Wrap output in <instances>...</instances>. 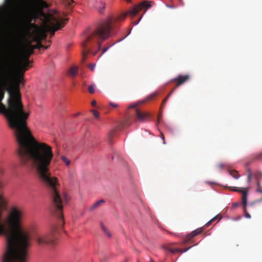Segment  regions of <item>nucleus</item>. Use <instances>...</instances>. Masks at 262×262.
Masks as SVG:
<instances>
[{"mask_svg":"<svg viewBox=\"0 0 262 262\" xmlns=\"http://www.w3.org/2000/svg\"><path fill=\"white\" fill-rule=\"evenodd\" d=\"M150 7V3L146 1L143 2L129 11L118 16L108 17L95 29L85 32L82 42L83 58H85L89 53H92L94 55L97 54L100 49L101 41L106 39L111 35L112 32L116 28L117 21L124 20L128 14L134 16L142 8L148 9Z\"/></svg>","mask_w":262,"mask_h":262,"instance_id":"f257e3e1","label":"nucleus"},{"mask_svg":"<svg viewBox=\"0 0 262 262\" xmlns=\"http://www.w3.org/2000/svg\"><path fill=\"white\" fill-rule=\"evenodd\" d=\"M48 7V5L44 0H27L25 3V13L24 16V32L26 37L37 38V34L41 33L40 27L32 21L39 18L42 23L44 18L40 14V10L43 11V8Z\"/></svg>","mask_w":262,"mask_h":262,"instance_id":"f03ea898","label":"nucleus"},{"mask_svg":"<svg viewBox=\"0 0 262 262\" xmlns=\"http://www.w3.org/2000/svg\"><path fill=\"white\" fill-rule=\"evenodd\" d=\"M40 14L44 18L43 25L40 27L41 33L37 34V39H33V41L41 42L47 36V33L50 32L51 36L54 35L55 32L63 27L68 20V18H63L62 15L57 10H53L52 13H46L40 10Z\"/></svg>","mask_w":262,"mask_h":262,"instance_id":"7ed1b4c3","label":"nucleus"},{"mask_svg":"<svg viewBox=\"0 0 262 262\" xmlns=\"http://www.w3.org/2000/svg\"><path fill=\"white\" fill-rule=\"evenodd\" d=\"M30 243H7L3 262H27V250Z\"/></svg>","mask_w":262,"mask_h":262,"instance_id":"20e7f679","label":"nucleus"},{"mask_svg":"<svg viewBox=\"0 0 262 262\" xmlns=\"http://www.w3.org/2000/svg\"><path fill=\"white\" fill-rule=\"evenodd\" d=\"M41 48L47 49L48 47L43 46L40 41H33L31 38L25 36V43L23 47L24 60H29L30 55L34 53L35 49H40Z\"/></svg>","mask_w":262,"mask_h":262,"instance_id":"39448f33","label":"nucleus"},{"mask_svg":"<svg viewBox=\"0 0 262 262\" xmlns=\"http://www.w3.org/2000/svg\"><path fill=\"white\" fill-rule=\"evenodd\" d=\"M55 230L54 229L48 232L37 233L34 237V240L39 246L54 245L56 239L55 235Z\"/></svg>","mask_w":262,"mask_h":262,"instance_id":"423d86ee","label":"nucleus"},{"mask_svg":"<svg viewBox=\"0 0 262 262\" xmlns=\"http://www.w3.org/2000/svg\"><path fill=\"white\" fill-rule=\"evenodd\" d=\"M248 188H240L239 189H233V190L234 191L239 192L242 193V203L244 208V211L245 212V216L247 219H250L251 215L247 212L246 209V206L247 204V199H248Z\"/></svg>","mask_w":262,"mask_h":262,"instance_id":"0eeeda50","label":"nucleus"},{"mask_svg":"<svg viewBox=\"0 0 262 262\" xmlns=\"http://www.w3.org/2000/svg\"><path fill=\"white\" fill-rule=\"evenodd\" d=\"M7 10L11 13H15L18 10V0H5Z\"/></svg>","mask_w":262,"mask_h":262,"instance_id":"6e6552de","label":"nucleus"},{"mask_svg":"<svg viewBox=\"0 0 262 262\" xmlns=\"http://www.w3.org/2000/svg\"><path fill=\"white\" fill-rule=\"evenodd\" d=\"M89 5L101 13H102L105 9V4L101 0H89Z\"/></svg>","mask_w":262,"mask_h":262,"instance_id":"1a4fd4ad","label":"nucleus"},{"mask_svg":"<svg viewBox=\"0 0 262 262\" xmlns=\"http://www.w3.org/2000/svg\"><path fill=\"white\" fill-rule=\"evenodd\" d=\"M189 78L190 76L188 74L184 75H179L178 76V77L173 79L171 81L177 83L176 87L177 88L188 81L189 79Z\"/></svg>","mask_w":262,"mask_h":262,"instance_id":"9d476101","label":"nucleus"},{"mask_svg":"<svg viewBox=\"0 0 262 262\" xmlns=\"http://www.w3.org/2000/svg\"><path fill=\"white\" fill-rule=\"evenodd\" d=\"M202 230L201 228H199L196 229V230L193 231L189 234H187L184 238V243L187 244L189 243H192L191 239L196 235L202 233Z\"/></svg>","mask_w":262,"mask_h":262,"instance_id":"9b49d317","label":"nucleus"},{"mask_svg":"<svg viewBox=\"0 0 262 262\" xmlns=\"http://www.w3.org/2000/svg\"><path fill=\"white\" fill-rule=\"evenodd\" d=\"M135 112L137 119L141 121H145L148 117V114L140 112L137 108L135 109Z\"/></svg>","mask_w":262,"mask_h":262,"instance_id":"f8f14e48","label":"nucleus"},{"mask_svg":"<svg viewBox=\"0 0 262 262\" xmlns=\"http://www.w3.org/2000/svg\"><path fill=\"white\" fill-rule=\"evenodd\" d=\"M191 247H189V248H187L186 249H178V248H172L170 246H165L163 247V248L165 250H166L172 253H174L176 252H181V253L185 252L187 251H188Z\"/></svg>","mask_w":262,"mask_h":262,"instance_id":"ddd939ff","label":"nucleus"},{"mask_svg":"<svg viewBox=\"0 0 262 262\" xmlns=\"http://www.w3.org/2000/svg\"><path fill=\"white\" fill-rule=\"evenodd\" d=\"M78 74V67L73 66L69 68L68 75L72 78H75Z\"/></svg>","mask_w":262,"mask_h":262,"instance_id":"4468645a","label":"nucleus"},{"mask_svg":"<svg viewBox=\"0 0 262 262\" xmlns=\"http://www.w3.org/2000/svg\"><path fill=\"white\" fill-rule=\"evenodd\" d=\"M105 202L103 200H100L98 201H97L93 205H92L89 208V210L90 211H93L95 209H97L102 204L104 203Z\"/></svg>","mask_w":262,"mask_h":262,"instance_id":"2eb2a0df","label":"nucleus"},{"mask_svg":"<svg viewBox=\"0 0 262 262\" xmlns=\"http://www.w3.org/2000/svg\"><path fill=\"white\" fill-rule=\"evenodd\" d=\"M131 123L129 122L128 119L125 120L124 121L122 122L120 125L118 126V130L123 129L127 127H128L130 125Z\"/></svg>","mask_w":262,"mask_h":262,"instance_id":"dca6fc26","label":"nucleus"},{"mask_svg":"<svg viewBox=\"0 0 262 262\" xmlns=\"http://www.w3.org/2000/svg\"><path fill=\"white\" fill-rule=\"evenodd\" d=\"M74 1L73 0H63V3L64 5L68 9H72L73 8L72 4Z\"/></svg>","mask_w":262,"mask_h":262,"instance_id":"f3484780","label":"nucleus"},{"mask_svg":"<svg viewBox=\"0 0 262 262\" xmlns=\"http://www.w3.org/2000/svg\"><path fill=\"white\" fill-rule=\"evenodd\" d=\"M222 219V216L219 214L216 215L215 216L213 217L211 220H210L208 222H207L206 224V226H209L212 223L214 222L215 220H218L220 221Z\"/></svg>","mask_w":262,"mask_h":262,"instance_id":"a211bd4d","label":"nucleus"},{"mask_svg":"<svg viewBox=\"0 0 262 262\" xmlns=\"http://www.w3.org/2000/svg\"><path fill=\"white\" fill-rule=\"evenodd\" d=\"M60 159L63 161V162H64L66 166H69L70 164V160H69L66 156H61Z\"/></svg>","mask_w":262,"mask_h":262,"instance_id":"6ab92c4d","label":"nucleus"},{"mask_svg":"<svg viewBox=\"0 0 262 262\" xmlns=\"http://www.w3.org/2000/svg\"><path fill=\"white\" fill-rule=\"evenodd\" d=\"M247 182L248 183H250L251 178H252V171L250 168H247Z\"/></svg>","mask_w":262,"mask_h":262,"instance_id":"aec40b11","label":"nucleus"},{"mask_svg":"<svg viewBox=\"0 0 262 262\" xmlns=\"http://www.w3.org/2000/svg\"><path fill=\"white\" fill-rule=\"evenodd\" d=\"M230 174L235 179H238L239 177V175L238 172L235 170H231L230 171Z\"/></svg>","mask_w":262,"mask_h":262,"instance_id":"412c9836","label":"nucleus"},{"mask_svg":"<svg viewBox=\"0 0 262 262\" xmlns=\"http://www.w3.org/2000/svg\"><path fill=\"white\" fill-rule=\"evenodd\" d=\"M175 90V89H173L171 92L170 93L168 94V95L167 96V97L165 98L164 99V100L163 101L162 103V106H163L166 103L167 100H168V98H169V97L171 95V94Z\"/></svg>","mask_w":262,"mask_h":262,"instance_id":"4be33fe9","label":"nucleus"},{"mask_svg":"<svg viewBox=\"0 0 262 262\" xmlns=\"http://www.w3.org/2000/svg\"><path fill=\"white\" fill-rule=\"evenodd\" d=\"M256 185H257L256 191L258 192H260V193H262V187L260 186V183L258 180H257V181Z\"/></svg>","mask_w":262,"mask_h":262,"instance_id":"5701e85b","label":"nucleus"},{"mask_svg":"<svg viewBox=\"0 0 262 262\" xmlns=\"http://www.w3.org/2000/svg\"><path fill=\"white\" fill-rule=\"evenodd\" d=\"M101 228L103 230V231L108 235V237L111 236V234L110 233L106 228L102 224H101Z\"/></svg>","mask_w":262,"mask_h":262,"instance_id":"b1692460","label":"nucleus"},{"mask_svg":"<svg viewBox=\"0 0 262 262\" xmlns=\"http://www.w3.org/2000/svg\"><path fill=\"white\" fill-rule=\"evenodd\" d=\"M88 90L90 94H93L95 92L94 86L93 85H90Z\"/></svg>","mask_w":262,"mask_h":262,"instance_id":"393cba45","label":"nucleus"},{"mask_svg":"<svg viewBox=\"0 0 262 262\" xmlns=\"http://www.w3.org/2000/svg\"><path fill=\"white\" fill-rule=\"evenodd\" d=\"M262 158V151L260 153L256 154L254 158V160H258Z\"/></svg>","mask_w":262,"mask_h":262,"instance_id":"a878e982","label":"nucleus"},{"mask_svg":"<svg viewBox=\"0 0 262 262\" xmlns=\"http://www.w3.org/2000/svg\"><path fill=\"white\" fill-rule=\"evenodd\" d=\"M157 95H158V92H155L154 93H152V94L148 96V99H152L154 98H155V97H156Z\"/></svg>","mask_w":262,"mask_h":262,"instance_id":"bb28decb","label":"nucleus"},{"mask_svg":"<svg viewBox=\"0 0 262 262\" xmlns=\"http://www.w3.org/2000/svg\"><path fill=\"white\" fill-rule=\"evenodd\" d=\"M92 112H93V115L95 118H98L99 117V113L97 111L95 110H92Z\"/></svg>","mask_w":262,"mask_h":262,"instance_id":"cd10ccee","label":"nucleus"},{"mask_svg":"<svg viewBox=\"0 0 262 262\" xmlns=\"http://www.w3.org/2000/svg\"><path fill=\"white\" fill-rule=\"evenodd\" d=\"M109 104L111 106L113 107H118L119 106V104L116 103H114L113 102H110Z\"/></svg>","mask_w":262,"mask_h":262,"instance_id":"c85d7f7f","label":"nucleus"},{"mask_svg":"<svg viewBox=\"0 0 262 262\" xmlns=\"http://www.w3.org/2000/svg\"><path fill=\"white\" fill-rule=\"evenodd\" d=\"M95 64L94 63H91L89 65V68L92 70L94 71L95 67Z\"/></svg>","mask_w":262,"mask_h":262,"instance_id":"c756f323","label":"nucleus"},{"mask_svg":"<svg viewBox=\"0 0 262 262\" xmlns=\"http://www.w3.org/2000/svg\"><path fill=\"white\" fill-rule=\"evenodd\" d=\"M226 167V165L224 163H220L218 165L219 168L222 169L223 168Z\"/></svg>","mask_w":262,"mask_h":262,"instance_id":"7c9ffc66","label":"nucleus"},{"mask_svg":"<svg viewBox=\"0 0 262 262\" xmlns=\"http://www.w3.org/2000/svg\"><path fill=\"white\" fill-rule=\"evenodd\" d=\"M256 177L257 179H261L262 178V173L261 172H258L256 173Z\"/></svg>","mask_w":262,"mask_h":262,"instance_id":"2f4dec72","label":"nucleus"},{"mask_svg":"<svg viewBox=\"0 0 262 262\" xmlns=\"http://www.w3.org/2000/svg\"><path fill=\"white\" fill-rule=\"evenodd\" d=\"M91 104L93 106H95L96 105V101L95 100H93L92 101Z\"/></svg>","mask_w":262,"mask_h":262,"instance_id":"473e14b6","label":"nucleus"},{"mask_svg":"<svg viewBox=\"0 0 262 262\" xmlns=\"http://www.w3.org/2000/svg\"><path fill=\"white\" fill-rule=\"evenodd\" d=\"M161 136H162V140L163 141V143L165 144V139H164V135L163 134H161Z\"/></svg>","mask_w":262,"mask_h":262,"instance_id":"72a5a7b5","label":"nucleus"},{"mask_svg":"<svg viewBox=\"0 0 262 262\" xmlns=\"http://www.w3.org/2000/svg\"><path fill=\"white\" fill-rule=\"evenodd\" d=\"M3 173V170L2 168H0V176Z\"/></svg>","mask_w":262,"mask_h":262,"instance_id":"f704fd0d","label":"nucleus"},{"mask_svg":"<svg viewBox=\"0 0 262 262\" xmlns=\"http://www.w3.org/2000/svg\"><path fill=\"white\" fill-rule=\"evenodd\" d=\"M238 206V204L237 203H235L234 204V207H237Z\"/></svg>","mask_w":262,"mask_h":262,"instance_id":"c9c22d12","label":"nucleus"},{"mask_svg":"<svg viewBox=\"0 0 262 262\" xmlns=\"http://www.w3.org/2000/svg\"><path fill=\"white\" fill-rule=\"evenodd\" d=\"M166 6H167V7H169V8H174V7L172 6H170V5H167Z\"/></svg>","mask_w":262,"mask_h":262,"instance_id":"e433bc0d","label":"nucleus"},{"mask_svg":"<svg viewBox=\"0 0 262 262\" xmlns=\"http://www.w3.org/2000/svg\"><path fill=\"white\" fill-rule=\"evenodd\" d=\"M80 115V113H78L77 114H76L75 115V116H78V115Z\"/></svg>","mask_w":262,"mask_h":262,"instance_id":"4c0bfd02","label":"nucleus"},{"mask_svg":"<svg viewBox=\"0 0 262 262\" xmlns=\"http://www.w3.org/2000/svg\"><path fill=\"white\" fill-rule=\"evenodd\" d=\"M126 1L128 3H130V2H131L130 0H126Z\"/></svg>","mask_w":262,"mask_h":262,"instance_id":"58836bf2","label":"nucleus"},{"mask_svg":"<svg viewBox=\"0 0 262 262\" xmlns=\"http://www.w3.org/2000/svg\"><path fill=\"white\" fill-rule=\"evenodd\" d=\"M106 49H104L103 51V53H104L106 51Z\"/></svg>","mask_w":262,"mask_h":262,"instance_id":"ea45409f","label":"nucleus"},{"mask_svg":"<svg viewBox=\"0 0 262 262\" xmlns=\"http://www.w3.org/2000/svg\"><path fill=\"white\" fill-rule=\"evenodd\" d=\"M130 107H135V105L130 106Z\"/></svg>","mask_w":262,"mask_h":262,"instance_id":"a19ab883","label":"nucleus"},{"mask_svg":"<svg viewBox=\"0 0 262 262\" xmlns=\"http://www.w3.org/2000/svg\"><path fill=\"white\" fill-rule=\"evenodd\" d=\"M249 206H252V203H251V204H249Z\"/></svg>","mask_w":262,"mask_h":262,"instance_id":"79ce46f5","label":"nucleus"},{"mask_svg":"<svg viewBox=\"0 0 262 262\" xmlns=\"http://www.w3.org/2000/svg\"><path fill=\"white\" fill-rule=\"evenodd\" d=\"M138 23H135V25H137Z\"/></svg>","mask_w":262,"mask_h":262,"instance_id":"37998d69","label":"nucleus"}]
</instances>
